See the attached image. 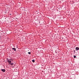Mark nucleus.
Listing matches in <instances>:
<instances>
[{
    "mask_svg": "<svg viewBox=\"0 0 79 79\" xmlns=\"http://www.w3.org/2000/svg\"><path fill=\"white\" fill-rule=\"evenodd\" d=\"M32 62H33V63H34V62H35V60H32Z\"/></svg>",
    "mask_w": 79,
    "mask_h": 79,
    "instance_id": "nucleus-5",
    "label": "nucleus"
},
{
    "mask_svg": "<svg viewBox=\"0 0 79 79\" xmlns=\"http://www.w3.org/2000/svg\"><path fill=\"white\" fill-rule=\"evenodd\" d=\"M73 57H74V58H76V56H73Z\"/></svg>",
    "mask_w": 79,
    "mask_h": 79,
    "instance_id": "nucleus-7",
    "label": "nucleus"
},
{
    "mask_svg": "<svg viewBox=\"0 0 79 79\" xmlns=\"http://www.w3.org/2000/svg\"><path fill=\"white\" fill-rule=\"evenodd\" d=\"M10 64L11 65V66H13V63H11Z\"/></svg>",
    "mask_w": 79,
    "mask_h": 79,
    "instance_id": "nucleus-6",
    "label": "nucleus"
},
{
    "mask_svg": "<svg viewBox=\"0 0 79 79\" xmlns=\"http://www.w3.org/2000/svg\"><path fill=\"white\" fill-rule=\"evenodd\" d=\"M76 49L77 50H77H79V48L78 47L76 48Z\"/></svg>",
    "mask_w": 79,
    "mask_h": 79,
    "instance_id": "nucleus-3",
    "label": "nucleus"
},
{
    "mask_svg": "<svg viewBox=\"0 0 79 79\" xmlns=\"http://www.w3.org/2000/svg\"><path fill=\"white\" fill-rule=\"evenodd\" d=\"M8 62L9 63V64H10L11 63V61L10 60H8Z\"/></svg>",
    "mask_w": 79,
    "mask_h": 79,
    "instance_id": "nucleus-4",
    "label": "nucleus"
},
{
    "mask_svg": "<svg viewBox=\"0 0 79 79\" xmlns=\"http://www.w3.org/2000/svg\"><path fill=\"white\" fill-rule=\"evenodd\" d=\"M28 54H29V55H31V52H28Z\"/></svg>",
    "mask_w": 79,
    "mask_h": 79,
    "instance_id": "nucleus-8",
    "label": "nucleus"
},
{
    "mask_svg": "<svg viewBox=\"0 0 79 79\" xmlns=\"http://www.w3.org/2000/svg\"><path fill=\"white\" fill-rule=\"evenodd\" d=\"M1 71H2V72H5V69H1Z\"/></svg>",
    "mask_w": 79,
    "mask_h": 79,
    "instance_id": "nucleus-1",
    "label": "nucleus"
},
{
    "mask_svg": "<svg viewBox=\"0 0 79 79\" xmlns=\"http://www.w3.org/2000/svg\"><path fill=\"white\" fill-rule=\"evenodd\" d=\"M12 50L15 51V52H16V49L15 48H13Z\"/></svg>",
    "mask_w": 79,
    "mask_h": 79,
    "instance_id": "nucleus-2",
    "label": "nucleus"
}]
</instances>
